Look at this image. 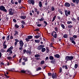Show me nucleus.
Listing matches in <instances>:
<instances>
[{"label": "nucleus", "instance_id": "f257e3e1", "mask_svg": "<svg viewBox=\"0 0 79 79\" xmlns=\"http://www.w3.org/2000/svg\"><path fill=\"white\" fill-rule=\"evenodd\" d=\"M73 58H74L73 56H66L65 59L66 60L65 63H67V61H71V60H73Z\"/></svg>", "mask_w": 79, "mask_h": 79}, {"label": "nucleus", "instance_id": "f03ea898", "mask_svg": "<svg viewBox=\"0 0 79 79\" xmlns=\"http://www.w3.org/2000/svg\"><path fill=\"white\" fill-rule=\"evenodd\" d=\"M0 10L3 11L4 12H5V13H7V10L5 9V7L3 6H1L0 7Z\"/></svg>", "mask_w": 79, "mask_h": 79}, {"label": "nucleus", "instance_id": "7ed1b4c3", "mask_svg": "<svg viewBox=\"0 0 79 79\" xmlns=\"http://www.w3.org/2000/svg\"><path fill=\"white\" fill-rule=\"evenodd\" d=\"M64 13L66 16L67 17L69 16L68 15H70V14H71V11H68V10H64Z\"/></svg>", "mask_w": 79, "mask_h": 79}, {"label": "nucleus", "instance_id": "20e7f679", "mask_svg": "<svg viewBox=\"0 0 79 79\" xmlns=\"http://www.w3.org/2000/svg\"><path fill=\"white\" fill-rule=\"evenodd\" d=\"M58 77V75L55 73H53L52 74V77L53 79H57Z\"/></svg>", "mask_w": 79, "mask_h": 79}, {"label": "nucleus", "instance_id": "39448f33", "mask_svg": "<svg viewBox=\"0 0 79 79\" xmlns=\"http://www.w3.org/2000/svg\"><path fill=\"white\" fill-rule=\"evenodd\" d=\"M28 2L30 4H32L34 5L35 3V1L34 0H28Z\"/></svg>", "mask_w": 79, "mask_h": 79}, {"label": "nucleus", "instance_id": "423d86ee", "mask_svg": "<svg viewBox=\"0 0 79 79\" xmlns=\"http://www.w3.org/2000/svg\"><path fill=\"white\" fill-rule=\"evenodd\" d=\"M19 47H23L24 45V43L22 40H21L19 41Z\"/></svg>", "mask_w": 79, "mask_h": 79}, {"label": "nucleus", "instance_id": "0eeeda50", "mask_svg": "<svg viewBox=\"0 0 79 79\" xmlns=\"http://www.w3.org/2000/svg\"><path fill=\"white\" fill-rule=\"evenodd\" d=\"M43 47H44V45H40L38 46L37 49L38 50H41V49H42Z\"/></svg>", "mask_w": 79, "mask_h": 79}, {"label": "nucleus", "instance_id": "6e6552de", "mask_svg": "<svg viewBox=\"0 0 79 79\" xmlns=\"http://www.w3.org/2000/svg\"><path fill=\"white\" fill-rule=\"evenodd\" d=\"M12 10H13V9H12V8H10L9 10V14L10 15H11V16L13 15V14L14 13L12 12Z\"/></svg>", "mask_w": 79, "mask_h": 79}, {"label": "nucleus", "instance_id": "1a4fd4ad", "mask_svg": "<svg viewBox=\"0 0 79 79\" xmlns=\"http://www.w3.org/2000/svg\"><path fill=\"white\" fill-rule=\"evenodd\" d=\"M64 6H65L66 7H69L70 6V4L69 2H65Z\"/></svg>", "mask_w": 79, "mask_h": 79}, {"label": "nucleus", "instance_id": "9d476101", "mask_svg": "<svg viewBox=\"0 0 79 79\" xmlns=\"http://www.w3.org/2000/svg\"><path fill=\"white\" fill-rule=\"evenodd\" d=\"M54 57L57 58H59L60 57V55L58 54H56L54 55Z\"/></svg>", "mask_w": 79, "mask_h": 79}, {"label": "nucleus", "instance_id": "9b49d317", "mask_svg": "<svg viewBox=\"0 0 79 79\" xmlns=\"http://www.w3.org/2000/svg\"><path fill=\"white\" fill-rule=\"evenodd\" d=\"M55 59H54L53 60H51L50 61L51 63L53 64H55Z\"/></svg>", "mask_w": 79, "mask_h": 79}, {"label": "nucleus", "instance_id": "f8f14e48", "mask_svg": "<svg viewBox=\"0 0 79 79\" xmlns=\"http://www.w3.org/2000/svg\"><path fill=\"white\" fill-rule=\"evenodd\" d=\"M79 0H72V1H73V3H75L76 2L77 3V5L78 3H79Z\"/></svg>", "mask_w": 79, "mask_h": 79}, {"label": "nucleus", "instance_id": "ddd939ff", "mask_svg": "<svg viewBox=\"0 0 79 79\" xmlns=\"http://www.w3.org/2000/svg\"><path fill=\"white\" fill-rule=\"evenodd\" d=\"M39 6H40V8H41V7L42 6V2L39 1Z\"/></svg>", "mask_w": 79, "mask_h": 79}, {"label": "nucleus", "instance_id": "4468645a", "mask_svg": "<svg viewBox=\"0 0 79 79\" xmlns=\"http://www.w3.org/2000/svg\"><path fill=\"white\" fill-rule=\"evenodd\" d=\"M20 18H21V19H25L26 18V16L22 15L20 17Z\"/></svg>", "mask_w": 79, "mask_h": 79}, {"label": "nucleus", "instance_id": "2eb2a0df", "mask_svg": "<svg viewBox=\"0 0 79 79\" xmlns=\"http://www.w3.org/2000/svg\"><path fill=\"white\" fill-rule=\"evenodd\" d=\"M49 58L50 60H54V57L52 56H49Z\"/></svg>", "mask_w": 79, "mask_h": 79}, {"label": "nucleus", "instance_id": "dca6fc26", "mask_svg": "<svg viewBox=\"0 0 79 79\" xmlns=\"http://www.w3.org/2000/svg\"><path fill=\"white\" fill-rule=\"evenodd\" d=\"M26 53L27 54L28 53H29V55H31V51L27 50V53Z\"/></svg>", "mask_w": 79, "mask_h": 79}, {"label": "nucleus", "instance_id": "f3484780", "mask_svg": "<svg viewBox=\"0 0 79 79\" xmlns=\"http://www.w3.org/2000/svg\"><path fill=\"white\" fill-rule=\"evenodd\" d=\"M46 53H48V52H50V50H49L48 48H46Z\"/></svg>", "mask_w": 79, "mask_h": 79}, {"label": "nucleus", "instance_id": "a211bd4d", "mask_svg": "<svg viewBox=\"0 0 79 79\" xmlns=\"http://www.w3.org/2000/svg\"><path fill=\"white\" fill-rule=\"evenodd\" d=\"M78 66H79V65H78V64H75L74 67L75 68V69H77V67H78Z\"/></svg>", "mask_w": 79, "mask_h": 79}, {"label": "nucleus", "instance_id": "6ab92c4d", "mask_svg": "<svg viewBox=\"0 0 79 79\" xmlns=\"http://www.w3.org/2000/svg\"><path fill=\"white\" fill-rule=\"evenodd\" d=\"M15 33L14 34V35L16 36V35H18V34L19 32H18V31H17L15 30Z\"/></svg>", "mask_w": 79, "mask_h": 79}, {"label": "nucleus", "instance_id": "aec40b11", "mask_svg": "<svg viewBox=\"0 0 79 79\" xmlns=\"http://www.w3.org/2000/svg\"><path fill=\"white\" fill-rule=\"evenodd\" d=\"M19 73H26V71H25L24 70H21L20 72H19Z\"/></svg>", "mask_w": 79, "mask_h": 79}, {"label": "nucleus", "instance_id": "412c9836", "mask_svg": "<svg viewBox=\"0 0 79 79\" xmlns=\"http://www.w3.org/2000/svg\"><path fill=\"white\" fill-rule=\"evenodd\" d=\"M33 37V36H32L30 35V36H27V38L29 39H32V38Z\"/></svg>", "mask_w": 79, "mask_h": 79}, {"label": "nucleus", "instance_id": "4be33fe9", "mask_svg": "<svg viewBox=\"0 0 79 79\" xmlns=\"http://www.w3.org/2000/svg\"><path fill=\"white\" fill-rule=\"evenodd\" d=\"M72 19V21H74V22H76V21H77V20H76V19H75L74 18V17H73V18H71Z\"/></svg>", "mask_w": 79, "mask_h": 79}, {"label": "nucleus", "instance_id": "5701e85b", "mask_svg": "<svg viewBox=\"0 0 79 79\" xmlns=\"http://www.w3.org/2000/svg\"><path fill=\"white\" fill-rule=\"evenodd\" d=\"M19 26L17 24H15V28H17L18 29V28H19Z\"/></svg>", "mask_w": 79, "mask_h": 79}, {"label": "nucleus", "instance_id": "b1692460", "mask_svg": "<svg viewBox=\"0 0 79 79\" xmlns=\"http://www.w3.org/2000/svg\"><path fill=\"white\" fill-rule=\"evenodd\" d=\"M40 55L39 54H36L35 55V58H39V57H40Z\"/></svg>", "mask_w": 79, "mask_h": 79}, {"label": "nucleus", "instance_id": "393cba45", "mask_svg": "<svg viewBox=\"0 0 79 79\" xmlns=\"http://www.w3.org/2000/svg\"><path fill=\"white\" fill-rule=\"evenodd\" d=\"M7 59H8V60H12V57H11V56H9L7 58Z\"/></svg>", "mask_w": 79, "mask_h": 79}, {"label": "nucleus", "instance_id": "a878e982", "mask_svg": "<svg viewBox=\"0 0 79 79\" xmlns=\"http://www.w3.org/2000/svg\"><path fill=\"white\" fill-rule=\"evenodd\" d=\"M46 50L45 48H42L41 49V51L42 52H44Z\"/></svg>", "mask_w": 79, "mask_h": 79}, {"label": "nucleus", "instance_id": "bb28decb", "mask_svg": "<svg viewBox=\"0 0 79 79\" xmlns=\"http://www.w3.org/2000/svg\"><path fill=\"white\" fill-rule=\"evenodd\" d=\"M3 46L4 47H3V49H6V48H7V46H6V44H4Z\"/></svg>", "mask_w": 79, "mask_h": 79}, {"label": "nucleus", "instance_id": "cd10ccee", "mask_svg": "<svg viewBox=\"0 0 79 79\" xmlns=\"http://www.w3.org/2000/svg\"><path fill=\"white\" fill-rule=\"evenodd\" d=\"M10 35H9L7 36V37L6 38L7 40L8 41L9 40H10Z\"/></svg>", "mask_w": 79, "mask_h": 79}, {"label": "nucleus", "instance_id": "c85d7f7f", "mask_svg": "<svg viewBox=\"0 0 79 79\" xmlns=\"http://www.w3.org/2000/svg\"><path fill=\"white\" fill-rule=\"evenodd\" d=\"M0 52L2 53H4V52H5V49H1Z\"/></svg>", "mask_w": 79, "mask_h": 79}, {"label": "nucleus", "instance_id": "c756f323", "mask_svg": "<svg viewBox=\"0 0 79 79\" xmlns=\"http://www.w3.org/2000/svg\"><path fill=\"white\" fill-rule=\"evenodd\" d=\"M61 27H62V28H63L64 29V28H65V26H64V24H61Z\"/></svg>", "mask_w": 79, "mask_h": 79}, {"label": "nucleus", "instance_id": "7c9ffc66", "mask_svg": "<svg viewBox=\"0 0 79 79\" xmlns=\"http://www.w3.org/2000/svg\"><path fill=\"white\" fill-rule=\"evenodd\" d=\"M4 76H5V77L6 79H8V78H9V77H10L7 76V75H6V73L4 74Z\"/></svg>", "mask_w": 79, "mask_h": 79}, {"label": "nucleus", "instance_id": "2f4dec72", "mask_svg": "<svg viewBox=\"0 0 79 79\" xmlns=\"http://www.w3.org/2000/svg\"><path fill=\"white\" fill-rule=\"evenodd\" d=\"M64 38L66 39L68 38V35L67 34H65L63 36Z\"/></svg>", "mask_w": 79, "mask_h": 79}, {"label": "nucleus", "instance_id": "473e14b6", "mask_svg": "<svg viewBox=\"0 0 79 79\" xmlns=\"http://www.w3.org/2000/svg\"><path fill=\"white\" fill-rule=\"evenodd\" d=\"M73 26L71 25H69V26H68V28L69 29L70 28H72L73 27Z\"/></svg>", "mask_w": 79, "mask_h": 79}, {"label": "nucleus", "instance_id": "72a5a7b5", "mask_svg": "<svg viewBox=\"0 0 79 79\" xmlns=\"http://www.w3.org/2000/svg\"><path fill=\"white\" fill-rule=\"evenodd\" d=\"M35 42H36V43H39V42H40V40H35Z\"/></svg>", "mask_w": 79, "mask_h": 79}, {"label": "nucleus", "instance_id": "f704fd0d", "mask_svg": "<svg viewBox=\"0 0 79 79\" xmlns=\"http://www.w3.org/2000/svg\"><path fill=\"white\" fill-rule=\"evenodd\" d=\"M44 63H45V61H44V60L41 61V62H40L41 64H44Z\"/></svg>", "mask_w": 79, "mask_h": 79}, {"label": "nucleus", "instance_id": "c9c22d12", "mask_svg": "<svg viewBox=\"0 0 79 79\" xmlns=\"http://www.w3.org/2000/svg\"><path fill=\"white\" fill-rule=\"evenodd\" d=\"M23 60H25V61L26 62V61H27V58H23Z\"/></svg>", "mask_w": 79, "mask_h": 79}, {"label": "nucleus", "instance_id": "e433bc0d", "mask_svg": "<svg viewBox=\"0 0 79 79\" xmlns=\"http://www.w3.org/2000/svg\"><path fill=\"white\" fill-rule=\"evenodd\" d=\"M51 10L52 11H55V8H54V6H52V7H51Z\"/></svg>", "mask_w": 79, "mask_h": 79}, {"label": "nucleus", "instance_id": "4c0bfd02", "mask_svg": "<svg viewBox=\"0 0 79 79\" xmlns=\"http://www.w3.org/2000/svg\"><path fill=\"white\" fill-rule=\"evenodd\" d=\"M68 24H73V22L72 21H69L67 23Z\"/></svg>", "mask_w": 79, "mask_h": 79}, {"label": "nucleus", "instance_id": "58836bf2", "mask_svg": "<svg viewBox=\"0 0 79 79\" xmlns=\"http://www.w3.org/2000/svg\"><path fill=\"white\" fill-rule=\"evenodd\" d=\"M44 18L43 17H42L40 19V22L41 21H44Z\"/></svg>", "mask_w": 79, "mask_h": 79}, {"label": "nucleus", "instance_id": "ea45409f", "mask_svg": "<svg viewBox=\"0 0 79 79\" xmlns=\"http://www.w3.org/2000/svg\"><path fill=\"white\" fill-rule=\"evenodd\" d=\"M35 39H38V38H39V37H40V35H35Z\"/></svg>", "mask_w": 79, "mask_h": 79}, {"label": "nucleus", "instance_id": "a19ab883", "mask_svg": "<svg viewBox=\"0 0 79 79\" xmlns=\"http://www.w3.org/2000/svg\"><path fill=\"white\" fill-rule=\"evenodd\" d=\"M53 37L55 38L56 39L57 37V34H55L53 36Z\"/></svg>", "mask_w": 79, "mask_h": 79}, {"label": "nucleus", "instance_id": "79ce46f5", "mask_svg": "<svg viewBox=\"0 0 79 79\" xmlns=\"http://www.w3.org/2000/svg\"><path fill=\"white\" fill-rule=\"evenodd\" d=\"M42 69V68L41 67H39L38 68V69H36L37 71H39V70H41Z\"/></svg>", "mask_w": 79, "mask_h": 79}, {"label": "nucleus", "instance_id": "37998d69", "mask_svg": "<svg viewBox=\"0 0 79 79\" xmlns=\"http://www.w3.org/2000/svg\"><path fill=\"white\" fill-rule=\"evenodd\" d=\"M23 54H25V53H27V51L26 50V49H24L23 50Z\"/></svg>", "mask_w": 79, "mask_h": 79}, {"label": "nucleus", "instance_id": "c03bdc74", "mask_svg": "<svg viewBox=\"0 0 79 79\" xmlns=\"http://www.w3.org/2000/svg\"><path fill=\"white\" fill-rule=\"evenodd\" d=\"M62 72V68L60 67L59 69V73H61Z\"/></svg>", "mask_w": 79, "mask_h": 79}, {"label": "nucleus", "instance_id": "a18cd8bd", "mask_svg": "<svg viewBox=\"0 0 79 79\" xmlns=\"http://www.w3.org/2000/svg\"><path fill=\"white\" fill-rule=\"evenodd\" d=\"M21 23H22V24H24V25H26V23H25V22L23 21H22L21 22Z\"/></svg>", "mask_w": 79, "mask_h": 79}, {"label": "nucleus", "instance_id": "49530a36", "mask_svg": "<svg viewBox=\"0 0 79 79\" xmlns=\"http://www.w3.org/2000/svg\"><path fill=\"white\" fill-rule=\"evenodd\" d=\"M34 9L36 13L38 9L36 8H34Z\"/></svg>", "mask_w": 79, "mask_h": 79}, {"label": "nucleus", "instance_id": "de8ad7c7", "mask_svg": "<svg viewBox=\"0 0 79 79\" xmlns=\"http://www.w3.org/2000/svg\"><path fill=\"white\" fill-rule=\"evenodd\" d=\"M29 39H28V38H26V39H25V40H26V42H29V40H29Z\"/></svg>", "mask_w": 79, "mask_h": 79}, {"label": "nucleus", "instance_id": "09e8293b", "mask_svg": "<svg viewBox=\"0 0 79 79\" xmlns=\"http://www.w3.org/2000/svg\"><path fill=\"white\" fill-rule=\"evenodd\" d=\"M72 43L73 44H74V45H76V42L74 40H73L72 41Z\"/></svg>", "mask_w": 79, "mask_h": 79}, {"label": "nucleus", "instance_id": "8fccbe9b", "mask_svg": "<svg viewBox=\"0 0 79 79\" xmlns=\"http://www.w3.org/2000/svg\"><path fill=\"white\" fill-rule=\"evenodd\" d=\"M11 50L10 48H9L7 50L6 52H9L11 51Z\"/></svg>", "mask_w": 79, "mask_h": 79}, {"label": "nucleus", "instance_id": "3c124183", "mask_svg": "<svg viewBox=\"0 0 79 79\" xmlns=\"http://www.w3.org/2000/svg\"><path fill=\"white\" fill-rule=\"evenodd\" d=\"M55 31L56 32H58V28L57 27H56L55 28Z\"/></svg>", "mask_w": 79, "mask_h": 79}, {"label": "nucleus", "instance_id": "603ef678", "mask_svg": "<svg viewBox=\"0 0 79 79\" xmlns=\"http://www.w3.org/2000/svg\"><path fill=\"white\" fill-rule=\"evenodd\" d=\"M57 19H59V20H60L61 19V17L60 16H57Z\"/></svg>", "mask_w": 79, "mask_h": 79}, {"label": "nucleus", "instance_id": "864d4df0", "mask_svg": "<svg viewBox=\"0 0 79 79\" xmlns=\"http://www.w3.org/2000/svg\"><path fill=\"white\" fill-rule=\"evenodd\" d=\"M71 5L72 6H75V5L73 3H71Z\"/></svg>", "mask_w": 79, "mask_h": 79}, {"label": "nucleus", "instance_id": "5fc2aeb1", "mask_svg": "<svg viewBox=\"0 0 79 79\" xmlns=\"http://www.w3.org/2000/svg\"><path fill=\"white\" fill-rule=\"evenodd\" d=\"M44 23L46 25H48V23H47V22L44 21Z\"/></svg>", "mask_w": 79, "mask_h": 79}, {"label": "nucleus", "instance_id": "6e6d98bb", "mask_svg": "<svg viewBox=\"0 0 79 79\" xmlns=\"http://www.w3.org/2000/svg\"><path fill=\"white\" fill-rule=\"evenodd\" d=\"M15 41H16V42H19V41L17 39H15Z\"/></svg>", "mask_w": 79, "mask_h": 79}, {"label": "nucleus", "instance_id": "4d7b16f0", "mask_svg": "<svg viewBox=\"0 0 79 79\" xmlns=\"http://www.w3.org/2000/svg\"><path fill=\"white\" fill-rule=\"evenodd\" d=\"M9 49H10L11 50H13V47L11 46L10 47Z\"/></svg>", "mask_w": 79, "mask_h": 79}, {"label": "nucleus", "instance_id": "13d9d810", "mask_svg": "<svg viewBox=\"0 0 79 79\" xmlns=\"http://www.w3.org/2000/svg\"><path fill=\"white\" fill-rule=\"evenodd\" d=\"M73 37L74 38V39H76L77 38V35H73Z\"/></svg>", "mask_w": 79, "mask_h": 79}, {"label": "nucleus", "instance_id": "bf43d9fd", "mask_svg": "<svg viewBox=\"0 0 79 79\" xmlns=\"http://www.w3.org/2000/svg\"><path fill=\"white\" fill-rule=\"evenodd\" d=\"M56 18V16L55 15L53 18V19H54V20H55V19Z\"/></svg>", "mask_w": 79, "mask_h": 79}, {"label": "nucleus", "instance_id": "052dcab7", "mask_svg": "<svg viewBox=\"0 0 79 79\" xmlns=\"http://www.w3.org/2000/svg\"><path fill=\"white\" fill-rule=\"evenodd\" d=\"M39 28H37L35 30V31H39Z\"/></svg>", "mask_w": 79, "mask_h": 79}, {"label": "nucleus", "instance_id": "680f3d73", "mask_svg": "<svg viewBox=\"0 0 79 79\" xmlns=\"http://www.w3.org/2000/svg\"><path fill=\"white\" fill-rule=\"evenodd\" d=\"M18 3L19 4H21V0H19L18 1Z\"/></svg>", "mask_w": 79, "mask_h": 79}, {"label": "nucleus", "instance_id": "e2e57ef3", "mask_svg": "<svg viewBox=\"0 0 79 79\" xmlns=\"http://www.w3.org/2000/svg\"><path fill=\"white\" fill-rule=\"evenodd\" d=\"M48 76H51V75H52V73H48Z\"/></svg>", "mask_w": 79, "mask_h": 79}, {"label": "nucleus", "instance_id": "0e129e2a", "mask_svg": "<svg viewBox=\"0 0 79 79\" xmlns=\"http://www.w3.org/2000/svg\"><path fill=\"white\" fill-rule=\"evenodd\" d=\"M13 21H14V23H16V19H13Z\"/></svg>", "mask_w": 79, "mask_h": 79}, {"label": "nucleus", "instance_id": "69168bd1", "mask_svg": "<svg viewBox=\"0 0 79 79\" xmlns=\"http://www.w3.org/2000/svg\"><path fill=\"white\" fill-rule=\"evenodd\" d=\"M13 36H12V35H10V39H13Z\"/></svg>", "mask_w": 79, "mask_h": 79}, {"label": "nucleus", "instance_id": "338daca9", "mask_svg": "<svg viewBox=\"0 0 79 79\" xmlns=\"http://www.w3.org/2000/svg\"><path fill=\"white\" fill-rule=\"evenodd\" d=\"M41 26H42V24H39L37 25V26H38V27H40Z\"/></svg>", "mask_w": 79, "mask_h": 79}, {"label": "nucleus", "instance_id": "774afa93", "mask_svg": "<svg viewBox=\"0 0 79 79\" xmlns=\"http://www.w3.org/2000/svg\"><path fill=\"white\" fill-rule=\"evenodd\" d=\"M59 12L60 13V14H61V15H63V12H62V11H59Z\"/></svg>", "mask_w": 79, "mask_h": 79}]
</instances>
